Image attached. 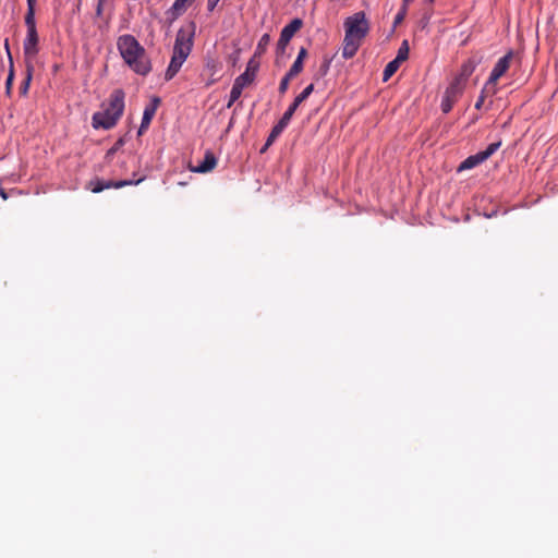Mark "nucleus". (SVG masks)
<instances>
[{
  "label": "nucleus",
  "instance_id": "nucleus-1",
  "mask_svg": "<svg viewBox=\"0 0 558 558\" xmlns=\"http://www.w3.org/2000/svg\"><path fill=\"white\" fill-rule=\"evenodd\" d=\"M118 50L124 62L136 73L146 76L151 71V63L145 48L132 35H122L117 41Z\"/></svg>",
  "mask_w": 558,
  "mask_h": 558
},
{
  "label": "nucleus",
  "instance_id": "nucleus-2",
  "mask_svg": "<svg viewBox=\"0 0 558 558\" xmlns=\"http://www.w3.org/2000/svg\"><path fill=\"white\" fill-rule=\"evenodd\" d=\"M345 35L342 57L350 59L357 52L363 38L367 35L369 25L363 11L356 12L344 21Z\"/></svg>",
  "mask_w": 558,
  "mask_h": 558
},
{
  "label": "nucleus",
  "instance_id": "nucleus-3",
  "mask_svg": "<svg viewBox=\"0 0 558 558\" xmlns=\"http://www.w3.org/2000/svg\"><path fill=\"white\" fill-rule=\"evenodd\" d=\"M194 28L195 25L192 23L190 29L180 28L178 31L173 46V53L165 73L166 81H170L177 75L182 64L191 53L193 47Z\"/></svg>",
  "mask_w": 558,
  "mask_h": 558
},
{
  "label": "nucleus",
  "instance_id": "nucleus-4",
  "mask_svg": "<svg viewBox=\"0 0 558 558\" xmlns=\"http://www.w3.org/2000/svg\"><path fill=\"white\" fill-rule=\"evenodd\" d=\"M124 96L122 89H114L110 94L106 108L93 114L92 125L94 129L109 130L117 124L124 110Z\"/></svg>",
  "mask_w": 558,
  "mask_h": 558
},
{
  "label": "nucleus",
  "instance_id": "nucleus-5",
  "mask_svg": "<svg viewBox=\"0 0 558 558\" xmlns=\"http://www.w3.org/2000/svg\"><path fill=\"white\" fill-rule=\"evenodd\" d=\"M258 69L259 63L255 58L250 59L245 71L234 80L227 108H230L241 97L243 89L255 81Z\"/></svg>",
  "mask_w": 558,
  "mask_h": 558
},
{
  "label": "nucleus",
  "instance_id": "nucleus-6",
  "mask_svg": "<svg viewBox=\"0 0 558 558\" xmlns=\"http://www.w3.org/2000/svg\"><path fill=\"white\" fill-rule=\"evenodd\" d=\"M512 59L513 51L510 50L497 61L494 69L492 70L490 75L486 82V89L492 88V96L497 93V82L509 70Z\"/></svg>",
  "mask_w": 558,
  "mask_h": 558
},
{
  "label": "nucleus",
  "instance_id": "nucleus-7",
  "mask_svg": "<svg viewBox=\"0 0 558 558\" xmlns=\"http://www.w3.org/2000/svg\"><path fill=\"white\" fill-rule=\"evenodd\" d=\"M464 88V84L460 83L459 81L452 80V82L448 85L442 96L440 108L444 113H448L451 111L454 104L462 96Z\"/></svg>",
  "mask_w": 558,
  "mask_h": 558
},
{
  "label": "nucleus",
  "instance_id": "nucleus-8",
  "mask_svg": "<svg viewBox=\"0 0 558 558\" xmlns=\"http://www.w3.org/2000/svg\"><path fill=\"white\" fill-rule=\"evenodd\" d=\"M501 142L492 143L487 146L485 150L478 151L475 155L469 156L464 159L458 167V172L470 170L485 160H487L497 149L500 147Z\"/></svg>",
  "mask_w": 558,
  "mask_h": 558
},
{
  "label": "nucleus",
  "instance_id": "nucleus-9",
  "mask_svg": "<svg viewBox=\"0 0 558 558\" xmlns=\"http://www.w3.org/2000/svg\"><path fill=\"white\" fill-rule=\"evenodd\" d=\"M23 49L26 58H34L38 53V34L36 28L27 29Z\"/></svg>",
  "mask_w": 558,
  "mask_h": 558
},
{
  "label": "nucleus",
  "instance_id": "nucleus-10",
  "mask_svg": "<svg viewBox=\"0 0 558 558\" xmlns=\"http://www.w3.org/2000/svg\"><path fill=\"white\" fill-rule=\"evenodd\" d=\"M480 62V59H475L474 57L469 58L462 63L459 73L453 80L466 85L469 77L473 74Z\"/></svg>",
  "mask_w": 558,
  "mask_h": 558
},
{
  "label": "nucleus",
  "instance_id": "nucleus-11",
  "mask_svg": "<svg viewBox=\"0 0 558 558\" xmlns=\"http://www.w3.org/2000/svg\"><path fill=\"white\" fill-rule=\"evenodd\" d=\"M303 25L302 20L294 19L289 24H287L280 33V37L283 39V41L288 40L290 43L291 38L294 36V34L301 29Z\"/></svg>",
  "mask_w": 558,
  "mask_h": 558
},
{
  "label": "nucleus",
  "instance_id": "nucleus-12",
  "mask_svg": "<svg viewBox=\"0 0 558 558\" xmlns=\"http://www.w3.org/2000/svg\"><path fill=\"white\" fill-rule=\"evenodd\" d=\"M217 165V159L211 151H207L205 154L204 160L195 168H193L194 172L206 173L211 171Z\"/></svg>",
  "mask_w": 558,
  "mask_h": 558
},
{
  "label": "nucleus",
  "instance_id": "nucleus-13",
  "mask_svg": "<svg viewBox=\"0 0 558 558\" xmlns=\"http://www.w3.org/2000/svg\"><path fill=\"white\" fill-rule=\"evenodd\" d=\"M4 47H5V50L8 53V59H9V74H8L7 82H5V94L8 96H11L13 80H14V63H13V58L11 56L8 39H5Z\"/></svg>",
  "mask_w": 558,
  "mask_h": 558
},
{
  "label": "nucleus",
  "instance_id": "nucleus-14",
  "mask_svg": "<svg viewBox=\"0 0 558 558\" xmlns=\"http://www.w3.org/2000/svg\"><path fill=\"white\" fill-rule=\"evenodd\" d=\"M193 1L194 0H175L169 9L168 14L171 15L172 20L178 19L186 11L187 5Z\"/></svg>",
  "mask_w": 558,
  "mask_h": 558
},
{
  "label": "nucleus",
  "instance_id": "nucleus-15",
  "mask_svg": "<svg viewBox=\"0 0 558 558\" xmlns=\"http://www.w3.org/2000/svg\"><path fill=\"white\" fill-rule=\"evenodd\" d=\"M159 104L160 99L158 97H154L151 99V102L145 107L142 118L143 123L150 124Z\"/></svg>",
  "mask_w": 558,
  "mask_h": 558
},
{
  "label": "nucleus",
  "instance_id": "nucleus-16",
  "mask_svg": "<svg viewBox=\"0 0 558 558\" xmlns=\"http://www.w3.org/2000/svg\"><path fill=\"white\" fill-rule=\"evenodd\" d=\"M306 57H307V50H306V48L302 47L298 53L295 61L293 62L290 70L288 71L290 73V75L296 76L303 71V62Z\"/></svg>",
  "mask_w": 558,
  "mask_h": 558
},
{
  "label": "nucleus",
  "instance_id": "nucleus-17",
  "mask_svg": "<svg viewBox=\"0 0 558 558\" xmlns=\"http://www.w3.org/2000/svg\"><path fill=\"white\" fill-rule=\"evenodd\" d=\"M33 73H34V65H33L32 61H26L25 78L20 86V94L22 96H26L28 93L29 85H31V82L33 78Z\"/></svg>",
  "mask_w": 558,
  "mask_h": 558
},
{
  "label": "nucleus",
  "instance_id": "nucleus-18",
  "mask_svg": "<svg viewBox=\"0 0 558 558\" xmlns=\"http://www.w3.org/2000/svg\"><path fill=\"white\" fill-rule=\"evenodd\" d=\"M35 7H36V0H27V12L25 14V25H26L27 29L36 28Z\"/></svg>",
  "mask_w": 558,
  "mask_h": 558
},
{
  "label": "nucleus",
  "instance_id": "nucleus-19",
  "mask_svg": "<svg viewBox=\"0 0 558 558\" xmlns=\"http://www.w3.org/2000/svg\"><path fill=\"white\" fill-rule=\"evenodd\" d=\"M144 180V178H140L137 180H120V181H104V190L106 189H110V187H114V189H120V187H123V186H126V185H132V184H138L141 183L142 181Z\"/></svg>",
  "mask_w": 558,
  "mask_h": 558
},
{
  "label": "nucleus",
  "instance_id": "nucleus-20",
  "mask_svg": "<svg viewBox=\"0 0 558 558\" xmlns=\"http://www.w3.org/2000/svg\"><path fill=\"white\" fill-rule=\"evenodd\" d=\"M400 64L401 62L397 61L396 59L390 61L384 70L383 80L385 82L388 81L398 71Z\"/></svg>",
  "mask_w": 558,
  "mask_h": 558
},
{
  "label": "nucleus",
  "instance_id": "nucleus-21",
  "mask_svg": "<svg viewBox=\"0 0 558 558\" xmlns=\"http://www.w3.org/2000/svg\"><path fill=\"white\" fill-rule=\"evenodd\" d=\"M286 128L287 125L278 121V123L271 129L267 137V144L272 145V143L278 138V136L283 132Z\"/></svg>",
  "mask_w": 558,
  "mask_h": 558
},
{
  "label": "nucleus",
  "instance_id": "nucleus-22",
  "mask_svg": "<svg viewBox=\"0 0 558 558\" xmlns=\"http://www.w3.org/2000/svg\"><path fill=\"white\" fill-rule=\"evenodd\" d=\"M409 51H410L409 43H408V40H403L398 49V53L395 59L402 63L403 61H405L409 58Z\"/></svg>",
  "mask_w": 558,
  "mask_h": 558
},
{
  "label": "nucleus",
  "instance_id": "nucleus-23",
  "mask_svg": "<svg viewBox=\"0 0 558 558\" xmlns=\"http://www.w3.org/2000/svg\"><path fill=\"white\" fill-rule=\"evenodd\" d=\"M270 43V36L269 34H264L258 44H257V47H256V51H255V57L256 56H262L263 53H265L266 49H267V46L269 45Z\"/></svg>",
  "mask_w": 558,
  "mask_h": 558
},
{
  "label": "nucleus",
  "instance_id": "nucleus-24",
  "mask_svg": "<svg viewBox=\"0 0 558 558\" xmlns=\"http://www.w3.org/2000/svg\"><path fill=\"white\" fill-rule=\"evenodd\" d=\"M298 107L299 105L295 101H293L279 121L288 126Z\"/></svg>",
  "mask_w": 558,
  "mask_h": 558
},
{
  "label": "nucleus",
  "instance_id": "nucleus-25",
  "mask_svg": "<svg viewBox=\"0 0 558 558\" xmlns=\"http://www.w3.org/2000/svg\"><path fill=\"white\" fill-rule=\"evenodd\" d=\"M314 92V84H310L306 86L301 94H299L293 101H295L299 106L306 100L310 95Z\"/></svg>",
  "mask_w": 558,
  "mask_h": 558
},
{
  "label": "nucleus",
  "instance_id": "nucleus-26",
  "mask_svg": "<svg viewBox=\"0 0 558 558\" xmlns=\"http://www.w3.org/2000/svg\"><path fill=\"white\" fill-rule=\"evenodd\" d=\"M487 95H492V88L486 89V84H485L476 102H475V109L481 110L483 108L485 98Z\"/></svg>",
  "mask_w": 558,
  "mask_h": 558
},
{
  "label": "nucleus",
  "instance_id": "nucleus-27",
  "mask_svg": "<svg viewBox=\"0 0 558 558\" xmlns=\"http://www.w3.org/2000/svg\"><path fill=\"white\" fill-rule=\"evenodd\" d=\"M293 77H295V76L294 75H290V73L287 72L286 75L281 78L280 84H279V88H278V90H279V93L281 95L286 94V92L289 88V83H290V81Z\"/></svg>",
  "mask_w": 558,
  "mask_h": 558
},
{
  "label": "nucleus",
  "instance_id": "nucleus-28",
  "mask_svg": "<svg viewBox=\"0 0 558 558\" xmlns=\"http://www.w3.org/2000/svg\"><path fill=\"white\" fill-rule=\"evenodd\" d=\"M104 181L102 180H99V179H96V180H93L89 182L88 184V189L93 192V193H99L101 191H104Z\"/></svg>",
  "mask_w": 558,
  "mask_h": 558
},
{
  "label": "nucleus",
  "instance_id": "nucleus-29",
  "mask_svg": "<svg viewBox=\"0 0 558 558\" xmlns=\"http://www.w3.org/2000/svg\"><path fill=\"white\" fill-rule=\"evenodd\" d=\"M408 7L402 5L398 14L395 16V25L401 23L407 14Z\"/></svg>",
  "mask_w": 558,
  "mask_h": 558
},
{
  "label": "nucleus",
  "instance_id": "nucleus-30",
  "mask_svg": "<svg viewBox=\"0 0 558 558\" xmlns=\"http://www.w3.org/2000/svg\"><path fill=\"white\" fill-rule=\"evenodd\" d=\"M288 45H289V41L288 40L283 41V39L280 37L277 43V53L283 54Z\"/></svg>",
  "mask_w": 558,
  "mask_h": 558
},
{
  "label": "nucleus",
  "instance_id": "nucleus-31",
  "mask_svg": "<svg viewBox=\"0 0 558 558\" xmlns=\"http://www.w3.org/2000/svg\"><path fill=\"white\" fill-rule=\"evenodd\" d=\"M122 144H123L122 140H119L118 142H116V144L110 149H108L106 157H111L113 154H116L118 151V149L122 146Z\"/></svg>",
  "mask_w": 558,
  "mask_h": 558
},
{
  "label": "nucleus",
  "instance_id": "nucleus-32",
  "mask_svg": "<svg viewBox=\"0 0 558 558\" xmlns=\"http://www.w3.org/2000/svg\"><path fill=\"white\" fill-rule=\"evenodd\" d=\"M107 0H98L96 7V16H101L104 12V4Z\"/></svg>",
  "mask_w": 558,
  "mask_h": 558
},
{
  "label": "nucleus",
  "instance_id": "nucleus-33",
  "mask_svg": "<svg viewBox=\"0 0 558 558\" xmlns=\"http://www.w3.org/2000/svg\"><path fill=\"white\" fill-rule=\"evenodd\" d=\"M220 0H207V9L213 12Z\"/></svg>",
  "mask_w": 558,
  "mask_h": 558
},
{
  "label": "nucleus",
  "instance_id": "nucleus-34",
  "mask_svg": "<svg viewBox=\"0 0 558 558\" xmlns=\"http://www.w3.org/2000/svg\"><path fill=\"white\" fill-rule=\"evenodd\" d=\"M148 126H149V124H145V123L141 122L137 134L142 135L148 129Z\"/></svg>",
  "mask_w": 558,
  "mask_h": 558
},
{
  "label": "nucleus",
  "instance_id": "nucleus-35",
  "mask_svg": "<svg viewBox=\"0 0 558 558\" xmlns=\"http://www.w3.org/2000/svg\"><path fill=\"white\" fill-rule=\"evenodd\" d=\"M269 146L270 145H268L267 142H266L265 145L263 146V148L260 149V153H265L268 149Z\"/></svg>",
  "mask_w": 558,
  "mask_h": 558
},
{
  "label": "nucleus",
  "instance_id": "nucleus-36",
  "mask_svg": "<svg viewBox=\"0 0 558 558\" xmlns=\"http://www.w3.org/2000/svg\"><path fill=\"white\" fill-rule=\"evenodd\" d=\"M329 68V61H326L324 64V72H326Z\"/></svg>",
  "mask_w": 558,
  "mask_h": 558
},
{
  "label": "nucleus",
  "instance_id": "nucleus-37",
  "mask_svg": "<svg viewBox=\"0 0 558 558\" xmlns=\"http://www.w3.org/2000/svg\"><path fill=\"white\" fill-rule=\"evenodd\" d=\"M0 194H1V196H2L4 199L7 198V194H5V192H4L3 190H1V191H0Z\"/></svg>",
  "mask_w": 558,
  "mask_h": 558
}]
</instances>
